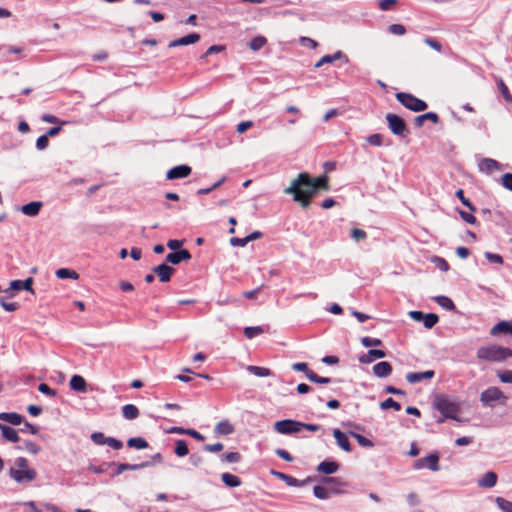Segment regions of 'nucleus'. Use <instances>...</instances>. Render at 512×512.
<instances>
[{"instance_id": "f3484780", "label": "nucleus", "mask_w": 512, "mask_h": 512, "mask_svg": "<svg viewBox=\"0 0 512 512\" xmlns=\"http://www.w3.org/2000/svg\"><path fill=\"white\" fill-rule=\"evenodd\" d=\"M150 465H151V463L149 461L142 462L139 464L120 463V464H117V469L112 476H118L121 473H123L124 471H128V470L129 471L140 470V469L149 467Z\"/></svg>"}, {"instance_id": "2eb2a0df", "label": "nucleus", "mask_w": 512, "mask_h": 512, "mask_svg": "<svg viewBox=\"0 0 512 512\" xmlns=\"http://www.w3.org/2000/svg\"><path fill=\"white\" fill-rule=\"evenodd\" d=\"M174 268L171 266L163 263L153 268V272L157 274L159 280L161 282H169L171 279V276L174 273Z\"/></svg>"}, {"instance_id": "20e7f679", "label": "nucleus", "mask_w": 512, "mask_h": 512, "mask_svg": "<svg viewBox=\"0 0 512 512\" xmlns=\"http://www.w3.org/2000/svg\"><path fill=\"white\" fill-rule=\"evenodd\" d=\"M434 406L443 416L437 421L438 423L444 422L445 419L461 421L458 417L460 407L457 403L451 401L450 399L443 396L437 397L434 401Z\"/></svg>"}, {"instance_id": "393cba45", "label": "nucleus", "mask_w": 512, "mask_h": 512, "mask_svg": "<svg viewBox=\"0 0 512 512\" xmlns=\"http://www.w3.org/2000/svg\"><path fill=\"white\" fill-rule=\"evenodd\" d=\"M339 469V464L335 461H322L318 466H317V471L320 472V473H324V474H327V475H330V474H333L335 472H337V470Z\"/></svg>"}, {"instance_id": "f8f14e48", "label": "nucleus", "mask_w": 512, "mask_h": 512, "mask_svg": "<svg viewBox=\"0 0 512 512\" xmlns=\"http://www.w3.org/2000/svg\"><path fill=\"white\" fill-rule=\"evenodd\" d=\"M190 174H191V167L186 164H182V165L175 166V167L171 168L170 170H168L166 177L168 180H176V179L186 178Z\"/></svg>"}, {"instance_id": "4be33fe9", "label": "nucleus", "mask_w": 512, "mask_h": 512, "mask_svg": "<svg viewBox=\"0 0 512 512\" xmlns=\"http://www.w3.org/2000/svg\"><path fill=\"white\" fill-rule=\"evenodd\" d=\"M479 170L481 172L491 173L500 168L499 162L491 158H484L479 162Z\"/></svg>"}, {"instance_id": "473e14b6", "label": "nucleus", "mask_w": 512, "mask_h": 512, "mask_svg": "<svg viewBox=\"0 0 512 512\" xmlns=\"http://www.w3.org/2000/svg\"><path fill=\"white\" fill-rule=\"evenodd\" d=\"M247 370L257 377H268L272 375V371L265 367L249 365L247 366Z\"/></svg>"}, {"instance_id": "39448f33", "label": "nucleus", "mask_w": 512, "mask_h": 512, "mask_svg": "<svg viewBox=\"0 0 512 512\" xmlns=\"http://www.w3.org/2000/svg\"><path fill=\"white\" fill-rule=\"evenodd\" d=\"M396 99L407 109L414 112H421L427 109V103L410 93L399 92Z\"/></svg>"}, {"instance_id": "4c0bfd02", "label": "nucleus", "mask_w": 512, "mask_h": 512, "mask_svg": "<svg viewBox=\"0 0 512 512\" xmlns=\"http://www.w3.org/2000/svg\"><path fill=\"white\" fill-rule=\"evenodd\" d=\"M127 445L138 450L148 447V442L142 437H133L127 441Z\"/></svg>"}, {"instance_id": "49530a36", "label": "nucleus", "mask_w": 512, "mask_h": 512, "mask_svg": "<svg viewBox=\"0 0 512 512\" xmlns=\"http://www.w3.org/2000/svg\"><path fill=\"white\" fill-rule=\"evenodd\" d=\"M380 408L383 410L393 408L394 410L399 411L401 409V405L392 398H387L386 400L380 403Z\"/></svg>"}, {"instance_id": "774afa93", "label": "nucleus", "mask_w": 512, "mask_h": 512, "mask_svg": "<svg viewBox=\"0 0 512 512\" xmlns=\"http://www.w3.org/2000/svg\"><path fill=\"white\" fill-rule=\"evenodd\" d=\"M502 185L512 191V173H506L502 176Z\"/></svg>"}, {"instance_id": "7c9ffc66", "label": "nucleus", "mask_w": 512, "mask_h": 512, "mask_svg": "<svg viewBox=\"0 0 512 512\" xmlns=\"http://www.w3.org/2000/svg\"><path fill=\"white\" fill-rule=\"evenodd\" d=\"M122 415L127 420H133L138 417L139 410L133 404H126L122 407Z\"/></svg>"}, {"instance_id": "680f3d73", "label": "nucleus", "mask_w": 512, "mask_h": 512, "mask_svg": "<svg viewBox=\"0 0 512 512\" xmlns=\"http://www.w3.org/2000/svg\"><path fill=\"white\" fill-rule=\"evenodd\" d=\"M292 369L295 371L304 372L307 378H308V373L312 372V370H310L308 368V365L305 362L294 363L292 365Z\"/></svg>"}, {"instance_id": "c9c22d12", "label": "nucleus", "mask_w": 512, "mask_h": 512, "mask_svg": "<svg viewBox=\"0 0 512 512\" xmlns=\"http://www.w3.org/2000/svg\"><path fill=\"white\" fill-rule=\"evenodd\" d=\"M174 453L178 457H184V456L188 455L189 449H188L187 442L183 439L176 440Z\"/></svg>"}, {"instance_id": "bb28decb", "label": "nucleus", "mask_w": 512, "mask_h": 512, "mask_svg": "<svg viewBox=\"0 0 512 512\" xmlns=\"http://www.w3.org/2000/svg\"><path fill=\"white\" fill-rule=\"evenodd\" d=\"M424 121H431L432 123L437 124L439 122V117L435 112H427L417 116L414 120V124L416 127H421Z\"/></svg>"}, {"instance_id": "052dcab7", "label": "nucleus", "mask_w": 512, "mask_h": 512, "mask_svg": "<svg viewBox=\"0 0 512 512\" xmlns=\"http://www.w3.org/2000/svg\"><path fill=\"white\" fill-rule=\"evenodd\" d=\"M48 145H49V138L45 134L41 135L36 140V148L38 150H44V149H46L48 147Z\"/></svg>"}, {"instance_id": "6ab92c4d", "label": "nucleus", "mask_w": 512, "mask_h": 512, "mask_svg": "<svg viewBox=\"0 0 512 512\" xmlns=\"http://www.w3.org/2000/svg\"><path fill=\"white\" fill-rule=\"evenodd\" d=\"M392 373V366L389 362L382 361L373 366V374L379 378L388 377Z\"/></svg>"}, {"instance_id": "ea45409f", "label": "nucleus", "mask_w": 512, "mask_h": 512, "mask_svg": "<svg viewBox=\"0 0 512 512\" xmlns=\"http://www.w3.org/2000/svg\"><path fill=\"white\" fill-rule=\"evenodd\" d=\"M349 434L353 438H355L357 440V442L359 443V445L362 446V447L372 448L374 446V443L370 439L364 437L361 434H358V433L353 432V431H350Z\"/></svg>"}, {"instance_id": "f03ea898", "label": "nucleus", "mask_w": 512, "mask_h": 512, "mask_svg": "<svg viewBox=\"0 0 512 512\" xmlns=\"http://www.w3.org/2000/svg\"><path fill=\"white\" fill-rule=\"evenodd\" d=\"M9 476L17 483H28L35 480L37 472L28 467L26 458L18 457L14 461V467L9 470Z\"/></svg>"}, {"instance_id": "6e6552de", "label": "nucleus", "mask_w": 512, "mask_h": 512, "mask_svg": "<svg viewBox=\"0 0 512 512\" xmlns=\"http://www.w3.org/2000/svg\"><path fill=\"white\" fill-rule=\"evenodd\" d=\"M386 120L389 129L394 135L399 137H405L408 134V129L405 124V121L400 116L388 113L386 115Z\"/></svg>"}, {"instance_id": "4d7b16f0", "label": "nucleus", "mask_w": 512, "mask_h": 512, "mask_svg": "<svg viewBox=\"0 0 512 512\" xmlns=\"http://www.w3.org/2000/svg\"><path fill=\"white\" fill-rule=\"evenodd\" d=\"M388 31L394 35H404L406 33V28L402 24H391L388 27Z\"/></svg>"}, {"instance_id": "0e129e2a", "label": "nucleus", "mask_w": 512, "mask_h": 512, "mask_svg": "<svg viewBox=\"0 0 512 512\" xmlns=\"http://www.w3.org/2000/svg\"><path fill=\"white\" fill-rule=\"evenodd\" d=\"M24 446L25 449L31 454L35 455L40 452V447L32 441H24Z\"/></svg>"}, {"instance_id": "ddd939ff", "label": "nucleus", "mask_w": 512, "mask_h": 512, "mask_svg": "<svg viewBox=\"0 0 512 512\" xmlns=\"http://www.w3.org/2000/svg\"><path fill=\"white\" fill-rule=\"evenodd\" d=\"M199 40H200V34L194 32V33H190V34H188L186 36H183V37L177 38L175 40H172L169 43L168 47L169 48H174V47H178V46L195 44Z\"/></svg>"}, {"instance_id": "69168bd1", "label": "nucleus", "mask_w": 512, "mask_h": 512, "mask_svg": "<svg viewBox=\"0 0 512 512\" xmlns=\"http://www.w3.org/2000/svg\"><path fill=\"white\" fill-rule=\"evenodd\" d=\"M499 90L506 101H512V96L508 90V87L502 80L499 81Z\"/></svg>"}, {"instance_id": "f257e3e1", "label": "nucleus", "mask_w": 512, "mask_h": 512, "mask_svg": "<svg viewBox=\"0 0 512 512\" xmlns=\"http://www.w3.org/2000/svg\"><path fill=\"white\" fill-rule=\"evenodd\" d=\"M328 188L327 176L312 178L308 173L302 172L292 180L289 187L284 189V193L293 195V200L306 209L319 189L328 190Z\"/></svg>"}, {"instance_id": "864d4df0", "label": "nucleus", "mask_w": 512, "mask_h": 512, "mask_svg": "<svg viewBox=\"0 0 512 512\" xmlns=\"http://www.w3.org/2000/svg\"><path fill=\"white\" fill-rule=\"evenodd\" d=\"M497 377L502 383H510L512 384V369L505 371H498Z\"/></svg>"}, {"instance_id": "b1692460", "label": "nucleus", "mask_w": 512, "mask_h": 512, "mask_svg": "<svg viewBox=\"0 0 512 512\" xmlns=\"http://www.w3.org/2000/svg\"><path fill=\"white\" fill-rule=\"evenodd\" d=\"M0 420L8 422L12 425H20L23 423L24 418L22 415L15 413V412H2L0 413Z\"/></svg>"}, {"instance_id": "3c124183", "label": "nucleus", "mask_w": 512, "mask_h": 512, "mask_svg": "<svg viewBox=\"0 0 512 512\" xmlns=\"http://www.w3.org/2000/svg\"><path fill=\"white\" fill-rule=\"evenodd\" d=\"M221 457H222V461H225L228 463H237L241 459V456L238 452L225 453Z\"/></svg>"}, {"instance_id": "8fccbe9b", "label": "nucleus", "mask_w": 512, "mask_h": 512, "mask_svg": "<svg viewBox=\"0 0 512 512\" xmlns=\"http://www.w3.org/2000/svg\"><path fill=\"white\" fill-rule=\"evenodd\" d=\"M432 262L441 271L446 272L449 270V265H448L447 261L442 257L435 256V257H433Z\"/></svg>"}, {"instance_id": "9b49d317", "label": "nucleus", "mask_w": 512, "mask_h": 512, "mask_svg": "<svg viewBox=\"0 0 512 512\" xmlns=\"http://www.w3.org/2000/svg\"><path fill=\"white\" fill-rule=\"evenodd\" d=\"M271 474L274 475L275 477L283 480L288 486H292V487H302L311 481L310 477H307L304 480H298V479L294 478L293 476H290L288 474H285V473L279 472V471H275V470H272Z\"/></svg>"}, {"instance_id": "5701e85b", "label": "nucleus", "mask_w": 512, "mask_h": 512, "mask_svg": "<svg viewBox=\"0 0 512 512\" xmlns=\"http://www.w3.org/2000/svg\"><path fill=\"white\" fill-rule=\"evenodd\" d=\"M491 335L500 333L512 334V321H500L490 331Z\"/></svg>"}, {"instance_id": "9d476101", "label": "nucleus", "mask_w": 512, "mask_h": 512, "mask_svg": "<svg viewBox=\"0 0 512 512\" xmlns=\"http://www.w3.org/2000/svg\"><path fill=\"white\" fill-rule=\"evenodd\" d=\"M92 442L96 445H107L114 450H119L123 447V443L113 437H107L102 432H94L90 436Z\"/></svg>"}, {"instance_id": "f704fd0d", "label": "nucleus", "mask_w": 512, "mask_h": 512, "mask_svg": "<svg viewBox=\"0 0 512 512\" xmlns=\"http://www.w3.org/2000/svg\"><path fill=\"white\" fill-rule=\"evenodd\" d=\"M57 278L59 279H78L79 275L76 271L68 269V268H60L55 272Z\"/></svg>"}, {"instance_id": "a18cd8bd", "label": "nucleus", "mask_w": 512, "mask_h": 512, "mask_svg": "<svg viewBox=\"0 0 512 512\" xmlns=\"http://www.w3.org/2000/svg\"><path fill=\"white\" fill-rule=\"evenodd\" d=\"M308 380H310L311 382L318 383V384H329L332 382L331 378L321 377L313 371L308 373Z\"/></svg>"}, {"instance_id": "a19ab883", "label": "nucleus", "mask_w": 512, "mask_h": 512, "mask_svg": "<svg viewBox=\"0 0 512 512\" xmlns=\"http://www.w3.org/2000/svg\"><path fill=\"white\" fill-rule=\"evenodd\" d=\"M495 503L502 512H512V502L503 497H496Z\"/></svg>"}, {"instance_id": "79ce46f5", "label": "nucleus", "mask_w": 512, "mask_h": 512, "mask_svg": "<svg viewBox=\"0 0 512 512\" xmlns=\"http://www.w3.org/2000/svg\"><path fill=\"white\" fill-rule=\"evenodd\" d=\"M439 321V317L434 313H428L424 315L423 325L427 329L434 327Z\"/></svg>"}, {"instance_id": "338daca9", "label": "nucleus", "mask_w": 512, "mask_h": 512, "mask_svg": "<svg viewBox=\"0 0 512 512\" xmlns=\"http://www.w3.org/2000/svg\"><path fill=\"white\" fill-rule=\"evenodd\" d=\"M398 0H380L379 8L382 11L390 10L395 4H397Z\"/></svg>"}, {"instance_id": "37998d69", "label": "nucleus", "mask_w": 512, "mask_h": 512, "mask_svg": "<svg viewBox=\"0 0 512 512\" xmlns=\"http://www.w3.org/2000/svg\"><path fill=\"white\" fill-rule=\"evenodd\" d=\"M263 332H264V330L261 326H250V327H246L244 329V335L248 339H252V338L262 334Z\"/></svg>"}, {"instance_id": "412c9836", "label": "nucleus", "mask_w": 512, "mask_h": 512, "mask_svg": "<svg viewBox=\"0 0 512 512\" xmlns=\"http://www.w3.org/2000/svg\"><path fill=\"white\" fill-rule=\"evenodd\" d=\"M42 207V202L32 201L28 204L23 205L20 210L24 215L34 217L39 214Z\"/></svg>"}, {"instance_id": "aec40b11", "label": "nucleus", "mask_w": 512, "mask_h": 512, "mask_svg": "<svg viewBox=\"0 0 512 512\" xmlns=\"http://www.w3.org/2000/svg\"><path fill=\"white\" fill-rule=\"evenodd\" d=\"M498 476L495 472L489 471L483 477L477 480V484L482 488H492L497 483Z\"/></svg>"}, {"instance_id": "de8ad7c7", "label": "nucleus", "mask_w": 512, "mask_h": 512, "mask_svg": "<svg viewBox=\"0 0 512 512\" xmlns=\"http://www.w3.org/2000/svg\"><path fill=\"white\" fill-rule=\"evenodd\" d=\"M116 465V463H103L102 465L96 466V465H90L88 467L89 471L95 473V474H103L107 471V467Z\"/></svg>"}, {"instance_id": "dca6fc26", "label": "nucleus", "mask_w": 512, "mask_h": 512, "mask_svg": "<svg viewBox=\"0 0 512 512\" xmlns=\"http://www.w3.org/2000/svg\"><path fill=\"white\" fill-rule=\"evenodd\" d=\"M333 436L339 448H341L345 452H351L352 448L350 441L348 439V436L344 432H342L340 429L335 428L333 430Z\"/></svg>"}, {"instance_id": "c03bdc74", "label": "nucleus", "mask_w": 512, "mask_h": 512, "mask_svg": "<svg viewBox=\"0 0 512 512\" xmlns=\"http://www.w3.org/2000/svg\"><path fill=\"white\" fill-rule=\"evenodd\" d=\"M266 42L267 41L265 37L257 36L250 41L249 47L253 51H258L266 44Z\"/></svg>"}, {"instance_id": "e433bc0d", "label": "nucleus", "mask_w": 512, "mask_h": 512, "mask_svg": "<svg viewBox=\"0 0 512 512\" xmlns=\"http://www.w3.org/2000/svg\"><path fill=\"white\" fill-rule=\"evenodd\" d=\"M215 431L218 433V434H222V435H229L231 434L233 431H234V428L233 426L230 424L229 421L227 420H224V421H221L219 422L216 427H215Z\"/></svg>"}, {"instance_id": "cd10ccee", "label": "nucleus", "mask_w": 512, "mask_h": 512, "mask_svg": "<svg viewBox=\"0 0 512 512\" xmlns=\"http://www.w3.org/2000/svg\"><path fill=\"white\" fill-rule=\"evenodd\" d=\"M70 387L72 390L77 392H85L86 391V381L80 375H73L70 379Z\"/></svg>"}, {"instance_id": "58836bf2", "label": "nucleus", "mask_w": 512, "mask_h": 512, "mask_svg": "<svg viewBox=\"0 0 512 512\" xmlns=\"http://www.w3.org/2000/svg\"><path fill=\"white\" fill-rule=\"evenodd\" d=\"M314 496L321 500H327L330 498V490L324 486L316 485L313 488Z\"/></svg>"}, {"instance_id": "5fc2aeb1", "label": "nucleus", "mask_w": 512, "mask_h": 512, "mask_svg": "<svg viewBox=\"0 0 512 512\" xmlns=\"http://www.w3.org/2000/svg\"><path fill=\"white\" fill-rule=\"evenodd\" d=\"M367 142L373 146H381L383 144V137L381 134H371L366 138Z\"/></svg>"}, {"instance_id": "6e6d98bb", "label": "nucleus", "mask_w": 512, "mask_h": 512, "mask_svg": "<svg viewBox=\"0 0 512 512\" xmlns=\"http://www.w3.org/2000/svg\"><path fill=\"white\" fill-rule=\"evenodd\" d=\"M484 256L490 263H495V264H500V265L503 264V257L499 254H495L492 252H485Z\"/></svg>"}, {"instance_id": "603ef678", "label": "nucleus", "mask_w": 512, "mask_h": 512, "mask_svg": "<svg viewBox=\"0 0 512 512\" xmlns=\"http://www.w3.org/2000/svg\"><path fill=\"white\" fill-rule=\"evenodd\" d=\"M361 343L364 347H376L382 344V341L378 338L363 337Z\"/></svg>"}, {"instance_id": "bf43d9fd", "label": "nucleus", "mask_w": 512, "mask_h": 512, "mask_svg": "<svg viewBox=\"0 0 512 512\" xmlns=\"http://www.w3.org/2000/svg\"><path fill=\"white\" fill-rule=\"evenodd\" d=\"M424 43L427 44L432 49L436 50L437 52H441L442 50L441 43L434 38L426 37L424 39Z\"/></svg>"}, {"instance_id": "4468645a", "label": "nucleus", "mask_w": 512, "mask_h": 512, "mask_svg": "<svg viewBox=\"0 0 512 512\" xmlns=\"http://www.w3.org/2000/svg\"><path fill=\"white\" fill-rule=\"evenodd\" d=\"M189 259H191V254L187 249L173 251L166 256V261L173 265H177L180 262L187 261Z\"/></svg>"}, {"instance_id": "0eeeda50", "label": "nucleus", "mask_w": 512, "mask_h": 512, "mask_svg": "<svg viewBox=\"0 0 512 512\" xmlns=\"http://www.w3.org/2000/svg\"><path fill=\"white\" fill-rule=\"evenodd\" d=\"M303 429V422H299L292 419H284L275 422L274 430L283 435H290L298 433Z\"/></svg>"}, {"instance_id": "1a4fd4ad", "label": "nucleus", "mask_w": 512, "mask_h": 512, "mask_svg": "<svg viewBox=\"0 0 512 512\" xmlns=\"http://www.w3.org/2000/svg\"><path fill=\"white\" fill-rule=\"evenodd\" d=\"M414 469L421 470L428 468L429 470L436 472L440 470L439 455L438 453H432L426 457L417 459L413 464Z\"/></svg>"}, {"instance_id": "2f4dec72", "label": "nucleus", "mask_w": 512, "mask_h": 512, "mask_svg": "<svg viewBox=\"0 0 512 512\" xmlns=\"http://www.w3.org/2000/svg\"><path fill=\"white\" fill-rule=\"evenodd\" d=\"M221 479L226 486L231 488L238 487L241 484L240 478L230 473H223Z\"/></svg>"}, {"instance_id": "7ed1b4c3", "label": "nucleus", "mask_w": 512, "mask_h": 512, "mask_svg": "<svg viewBox=\"0 0 512 512\" xmlns=\"http://www.w3.org/2000/svg\"><path fill=\"white\" fill-rule=\"evenodd\" d=\"M477 357L488 362H503L512 358V350L499 345L482 346L477 351Z\"/></svg>"}, {"instance_id": "13d9d810", "label": "nucleus", "mask_w": 512, "mask_h": 512, "mask_svg": "<svg viewBox=\"0 0 512 512\" xmlns=\"http://www.w3.org/2000/svg\"><path fill=\"white\" fill-rule=\"evenodd\" d=\"M456 196L462 202L463 205H465L466 207L469 208L470 211H474L475 210V207L471 204L469 199L464 197V192H463L462 189H459V190L456 191Z\"/></svg>"}, {"instance_id": "e2e57ef3", "label": "nucleus", "mask_w": 512, "mask_h": 512, "mask_svg": "<svg viewBox=\"0 0 512 512\" xmlns=\"http://www.w3.org/2000/svg\"><path fill=\"white\" fill-rule=\"evenodd\" d=\"M351 237L358 242L360 240H364L367 237V234L362 229L354 228L351 230Z\"/></svg>"}, {"instance_id": "09e8293b", "label": "nucleus", "mask_w": 512, "mask_h": 512, "mask_svg": "<svg viewBox=\"0 0 512 512\" xmlns=\"http://www.w3.org/2000/svg\"><path fill=\"white\" fill-rule=\"evenodd\" d=\"M0 306L7 312H14L19 308L17 302H6L3 297H0Z\"/></svg>"}, {"instance_id": "a211bd4d", "label": "nucleus", "mask_w": 512, "mask_h": 512, "mask_svg": "<svg viewBox=\"0 0 512 512\" xmlns=\"http://www.w3.org/2000/svg\"><path fill=\"white\" fill-rule=\"evenodd\" d=\"M434 376L433 370H427L424 372H410L406 374V380L410 384L421 382L425 379H431Z\"/></svg>"}, {"instance_id": "a878e982", "label": "nucleus", "mask_w": 512, "mask_h": 512, "mask_svg": "<svg viewBox=\"0 0 512 512\" xmlns=\"http://www.w3.org/2000/svg\"><path fill=\"white\" fill-rule=\"evenodd\" d=\"M386 356L385 351L378 349H371L367 354L362 355L359 358L361 363H371L374 359L384 358Z\"/></svg>"}, {"instance_id": "c756f323", "label": "nucleus", "mask_w": 512, "mask_h": 512, "mask_svg": "<svg viewBox=\"0 0 512 512\" xmlns=\"http://www.w3.org/2000/svg\"><path fill=\"white\" fill-rule=\"evenodd\" d=\"M322 482L331 485V488L329 489L331 493L336 495L342 493L341 490L336 488L337 486L344 485V482L339 477H325Z\"/></svg>"}, {"instance_id": "423d86ee", "label": "nucleus", "mask_w": 512, "mask_h": 512, "mask_svg": "<svg viewBox=\"0 0 512 512\" xmlns=\"http://www.w3.org/2000/svg\"><path fill=\"white\" fill-rule=\"evenodd\" d=\"M506 395L498 387H489L480 394V402L483 406L493 407V402L499 401L504 404Z\"/></svg>"}, {"instance_id": "72a5a7b5", "label": "nucleus", "mask_w": 512, "mask_h": 512, "mask_svg": "<svg viewBox=\"0 0 512 512\" xmlns=\"http://www.w3.org/2000/svg\"><path fill=\"white\" fill-rule=\"evenodd\" d=\"M434 300L439 306L448 311H454L456 308L453 301L447 296H437Z\"/></svg>"}, {"instance_id": "c85d7f7f", "label": "nucleus", "mask_w": 512, "mask_h": 512, "mask_svg": "<svg viewBox=\"0 0 512 512\" xmlns=\"http://www.w3.org/2000/svg\"><path fill=\"white\" fill-rule=\"evenodd\" d=\"M2 436L9 442L16 443L20 440L18 432L10 426H1Z\"/></svg>"}]
</instances>
